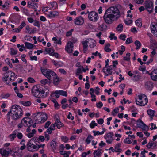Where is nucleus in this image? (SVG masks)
Masks as SVG:
<instances>
[{"label": "nucleus", "mask_w": 157, "mask_h": 157, "mask_svg": "<svg viewBox=\"0 0 157 157\" xmlns=\"http://www.w3.org/2000/svg\"><path fill=\"white\" fill-rule=\"evenodd\" d=\"M55 94V96L57 98H58L60 97V94L59 90H56L55 91H53L52 93V94Z\"/></svg>", "instance_id": "nucleus-42"}, {"label": "nucleus", "mask_w": 157, "mask_h": 157, "mask_svg": "<svg viewBox=\"0 0 157 157\" xmlns=\"http://www.w3.org/2000/svg\"><path fill=\"white\" fill-rule=\"evenodd\" d=\"M132 42L133 41L132 40V38L129 37V38H128L127 39L125 43L127 44H130V43Z\"/></svg>", "instance_id": "nucleus-53"}, {"label": "nucleus", "mask_w": 157, "mask_h": 157, "mask_svg": "<svg viewBox=\"0 0 157 157\" xmlns=\"http://www.w3.org/2000/svg\"><path fill=\"white\" fill-rule=\"evenodd\" d=\"M110 46V44L109 43H108L105 45V50L106 52H108L111 51V49L109 48V47Z\"/></svg>", "instance_id": "nucleus-36"}, {"label": "nucleus", "mask_w": 157, "mask_h": 157, "mask_svg": "<svg viewBox=\"0 0 157 157\" xmlns=\"http://www.w3.org/2000/svg\"><path fill=\"white\" fill-rule=\"evenodd\" d=\"M89 40H90V43H89V46L90 48H94L96 45V42L94 40L91 39H89Z\"/></svg>", "instance_id": "nucleus-21"}, {"label": "nucleus", "mask_w": 157, "mask_h": 157, "mask_svg": "<svg viewBox=\"0 0 157 157\" xmlns=\"http://www.w3.org/2000/svg\"><path fill=\"white\" fill-rule=\"evenodd\" d=\"M6 62L7 64L10 67L12 68L13 67V65L12 64L10 63V61L8 59H6Z\"/></svg>", "instance_id": "nucleus-58"}, {"label": "nucleus", "mask_w": 157, "mask_h": 157, "mask_svg": "<svg viewBox=\"0 0 157 157\" xmlns=\"http://www.w3.org/2000/svg\"><path fill=\"white\" fill-rule=\"evenodd\" d=\"M102 129L103 130L101 132H100L98 131H93L92 132L94 133V136H96L97 135H102L105 132L106 130L105 128H103Z\"/></svg>", "instance_id": "nucleus-22"}, {"label": "nucleus", "mask_w": 157, "mask_h": 157, "mask_svg": "<svg viewBox=\"0 0 157 157\" xmlns=\"http://www.w3.org/2000/svg\"><path fill=\"white\" fill-rule=\"evenodd\" d=\"M32 93L33 95L34 96L38 98H41V96L43 97L42 94L44 93V89L40 86L35 85L32 87Z\"/></svg>", "instance_id": "nucleus-5"}, {"label": "nucleus", "mask_w": 157, "mask_h": 157, "mask_svg": "<svg viewBox=\"0 0 157 157\" xmlns=\"http://www.w3.org/2000/svg\"><path fill=\"white\" fill-rule=\"evenodd\" d=\"M59 91L60 95L67 97V93L66 91L62 90H59Z\"/></svg>", "instance_id": "nucleus-33"}, {"label": "nucleus", "mask_w": 157, "mask_h": 157, "mask_svg": "<svg viewBox=\"0 0 157 157\" xmlns=\"http://www.w3.org/2000/svg\"><path fill=\"white\" fill-rule=\"evenodd\" d=\"M47 117L46 115H45L44 116L42 117H41V121L42 123L45 122L47 119Z\"/></svg>", "instance_id": "nucleus-55"}, {"label": "nucleus", "mask_w": 157, "mask_h": 157, "mask_svg": "<svg viewBox=\"0 0 157 157\" xmlns=\"http://www.w3.org/2000/svg\"><path fill=\"white\" fill-rule=\"evenodd\" d=\"M45 50L48 52V53L50 55L52 56L53 55V53L54 52V50L51 49V48H48Z\"/></svg>", "instance_id": "nucleus-34"}, {"label": "nucleus", "mask_w": 157, "mask_h": 157, "mask_svg": "<svg viewBox=\"0 0 157 157\" xmlns=\"http://www.w3.org/2000/svg\"><path fill=\"white\" fill-rule=\"evenodd\" d=\"M153 84L151 81H147L145 83V86L148 90L150 89L152 87Z\"/></svg>", "instance_id": "nucleus-19"}, {"label": "nucleus", "mask_w": 157, "mask_h": 157, "mask_svg": "<svg viewBox=\"0 0 157 157\" xmlns=\"http://www.w3.org/2000/svg\"><path fill=\"white\" fill-rule=\"evenodd\" d=\"M113 133L112 132H109L104 136V138L106 140V142L108 144H111L113 140Z\"/></svg>", "instance_id": "nucleus-11"}, {"label": "nucleus", "mask_w": 157, "mask_h": 157, "mask_svg": "<svg viewBox=\"0 0 157 157\" xmlns=\"http://www.w3.org/2000/svg\"><path fill=\"white\" fill-rule=\"evenodd\" d=\"M55 124L58 129H60L63 126V124L60 121L59 119L57 118L56 119Z\"/></svg>", "instance_id": "nucleus-18"}, {"label": "nucleus", "mask_w": 157, "mask_h": 157, "mask_svg": "<svg viewBox=\"0 0 157 157\" xmlns=\"http://www.w3.org/2000/svg\"><path fill=\"white\" fill-rule=\"evenodd\" d=\"M154 47L151 48L152 51L151 52L152 55L153 56L155 55L156 53L155 50L157 48V44L155 42L154 43Z\"/></svg>", "instance_id": "nucleus-25"}, {"label": "nucleus", "mask_w": 157, "mask_h": 157, "mask_svg": "<svg viewBox=\"0 0 157 157\" xmlns=\"http://www.w3.org/2000/svg\"><path fill=\"white\" fill-rule=\"evenodd\" d=\"M120 17V13L119 9L116 7L112 6L106 10L103 18L107 24H110L115 20H118Z\"/></svg>", "instance_id": "nucleus-1"}, {"label": "nucleus", "mask_w": 157, "mask_h": 157, "mask_svg": "<svg viewBox=\"0 0 157 157\" xmlns=\"http://www.w3.org/2000/svg\"><path fill=\"white\" fill-rule=\"evenodd\" d=\"M26 25V24L24 21H23L21 25L19 26V27L21 30V29Z\"/></svg>", "instance_id": "nucleus-59"}, {"label": "nucleus", "mask_w": 157, "mask_h": 157, "mask_svg": "<svg viewBox=\"0 0 157 157\" xmlns=\"http://www.w3.org/2000/svg\"><path fill=\"white\" fill-rule=\"evenodd\" d=\"M90 41L89 39H88L85 41H82V43L83 45V48H87L88 47L87 43Z\"/></svg>", "instance_id": "nucleus-31"}, {"label": "nucleus", "mask_w": 157, "mask_h": 157, "mask_svg": "<svg viewBox=\"0 0 157 157\" xmlns=\"http://www.w3.org/2000/svg\"><path fill=\"white\" fill-rule=\"evenodd\" d=\"M50 4L52 6V7L53 9H55L57 8V3L55 2H50Z\"/></svg>", "instance_id": "nucleus-37"}, {"label": "nucleus", "mask_w": 157, "mask_h": 157, "mask_svg": "<svg viewBox=\"0 0 157 157\" xmlns=\"http://www.w3.org/2000/svg\"><path fill=\"white\" fill-rule=\"evenodd\" d=\"M33 140H30L27 144V147L28 150L30 151H34L38 150L37 146L34 145L33 143Z\"/></svg>", "instance_id": "nucleus-9"}, {"label": "nucleus", "mask_w": 157, "mask_h": 157, "mask_svg": "<svg viewBox=\"0 0 157 157\" xmlns=\"http://www.w3.org/2000/svg\"><path fill=\"white\" fill-rule=\"evenodd\" d=\"M12 151L10 148H6L5 149H1L0 150V153L2 155L5 157H7L8 155L11 153Z\"/></svg>", "instance_id": "nucleus-12"}, {"label": "nucleus", "mask_w": 157, "mask_h": 157, "mask_svg": "<svg viewBox=\"0 0 157 157\" xmlns=\"http://www.w3.org/2000/svg\"><path fill=\"white\" fill-rule=\"evenodd\" d=\"M16 133H13L9 135V138H10V140L12 141L16 137Z\"/></svg>", "instance_id": "nucleus-44"}, {"label": "nucleus", "mask_w": 157, "mask_h": 157, "mask_svg": "<svg viewBox=\"0 0 157 157\" xmlns=\"http://www.w3.org/2000/svg\"><path fill=\"white\" fill-rule=\"evenodd\" d=\"M10 96V94L8 93L6 94H2L1 95V97L2 98H7Z\"/></svg>", "instance_id": "nucleus-51"}, {"label": "nucleus", "mask_w": 157, "mask_h": 157, "mask_svg": "<svg viewBox=\"0 0 157 157\" xmlns=\"http://www.w3.org/2000/svg\"><path fill=\"white\" fill-rule=\"evenodd\" d=\"M51 124V122L50 121H48L44 125V128H48V127Z\"/></svg>", "instance_id": "nucleus-60"}, {"label": "nucleus", "mask_w": 157, "mask_h": 157, "mask_svg": "<svg viewBox=\"0 0 157 157\" xmlns=\"http://www.w3.org/2000/svg\"><path fill=\"white\" fill-rule=\"evenodd\" d=\"M135 22L136 25L138 27H141L142 24L141 21L140 20L138 19Z\"/></svg>", "instance_id": "nucleus-46"}, {"label": "nucleus", "mask_w": 157, "mask_h": 157, "mask_svg": "<svg viewBox=\"0 0 157 157\" xmlns=\"http://www.w3.org/2000/svg\"><path fill=\"white\" fill-rule=\"evenodd\" d=\"M130 54L129 53H128L126 54L125 56L124 57V60L128 61L130 59Z\"/></svg>", "instance_id": "nucleus-41"}, {"label": "nucleus", "mask_w": 157, "mask_h": 157, "mask_svg": "<svg viewBox=\"0 0 157 157\" xmlns=\"http://www.w3.org/2000/svg\"><path fill=\"white\" fill-rule=\"evenodd\" d=\"M151 32L153 34L157 33V22L156 23H152L150 25Z\"/></svg>", "instance_id": "nucleus-16"}, {"label": "nucleus", "mask_w": 157, "mask_h": 157, "mask_svg": "<svg viewBox=\"0 0 157 157\" xmlns=\"http://www.w3.org/2000/svg\"><path fill=\"white\" fill-rule=\"evenodd\" d=\"M97 123H95L94 121H92L91 123L90 124V126L91 128H93L95 126H97Z\"/></svg>", "instance_id": "nucleus-40"}, {"label": "nucleus", "mask_w": 157, "mask_h": 157, "mask_svg": "<svg viewBox=\"0 0 157 157\" xmlns=\"http://www.w3.org/2000/svg\"><path fill=\"white\" fill-rule=\"evenodd\" d=\"M10 54L11 55H16L17 53V50L14 49L12 48L10 49Z\"/></svg>", "instance_id": "nucleus-35"}, {"label": "nucleus", "mask_w": 157, "mask_h": 157, "mask_svg": "<svg viewBox=\"0 0 157 157\" xmlns=\"http://www.w3.org/2000/svg\"><path fill=\"white\" fill-rule=\"evenodd\" d=\"M84 20L83 18L80 16L77 17L75 19L74 23L75 24L77 25H80L83 24L84 23Z\"/></svg>", "instance_id": "nucleus-15"}, {"label": "nucleus", "mask_w": 157, "mask_h": 157, "mask_svg": "<svg viewBox=\"0 0 157 157\" xmlns=\"http://www.w3.org/2000/svg\"><path fill=\"white\" fill-rule=\"evenodd\" d=\"M25 47L29 49H31L33 47V44L29 43L28 42H25Z\"/></svg>", "instance_id": "nucleus-24"}, {"label": "nucleus", "mask_w": 157, "mask_h": 157, "mask_svg": "<svg viewBox=\"0 0 157 157\" xmlns=\"http://www.w3.org/2000/svg\"><path fill=\"white\" fill-rule=\"evenodd\" d=\"M93 138V137L91 135H89L86 140V142L87 144H89L90 142L91 139Z\"/></svg>", "instance_id": "nucleus-32"}, {"label": "nucleus", "mask_w": 157, "mask_h": 157, "mask_svg": "<svg viewBox=\"0 0 157 157\" xmlns=\"http://www.w3.org/2000/svg\"><path fill=\"white\" fill-rule=\"evenodd\" d=\"M88 17L90 21L95 22L98 20V17L97 13L94 11L88 12Z\"/></svg>", "instance_id": "nucleus-8"}, {"label": "nucleus", "mask_w": 157, "mask_h": 157, "mask_svg": "<svg viewBox=\"0 0 157 157\" xmlns=\"http://www.w3.org/2000/svg\"><path fill=\"white\" fill-rule=\"evenodd\" d=\"M40 70L43 75L50 81H52V78L56 74L54 71L49 69H45L44 67H40Z\"/></svg>", "instance_id": "nucleus-4"}, {"label": "nucleus", "mask_w": 157, "mask_h": 157, "mask_svg": "<svg viewBox=\"0 0 157 157\" xmlns=\"http://www.w3.org/2000/svg\"><path fill=\"white\" fill-rule=\"evenodd\" d=\"M59 15V13L56 11H51L50 12L49 14L47 15V17L52 18L56 17Z\"/></svg>", "instance_id": "nucleus-17"}, {"label": "nucleus", "mask_w": 157, "mask_h": 157, "mask_svg": "<svg viewBox=\"0 0 157 157\" xmlns=\"http://www.w3.org/2000/svg\"><path fill=\"white\" fill-rule=\"evenodd\" d=\"M135 2L138 4H142L144 2V0H134Z\"/></svg>", "instance_id": "nucleus-62"}, {"label": "nucleus", "mask_w": 157, "mask_h": 157, "mask_svg": "<svg viewBox=\"0 0 157 157\" xmlns=\"http://www.w3.org/2000/svg\"><path fill=\"white\" fill-rule=\"evenodd\" d=\"M28 81L31 83H34L35 81L34 79L31 77H29L28 78Z\"/></svg>", "instance_id": "nucleus-50"}, {"label": "nucleus", "mask_w": 157, "mask_h": 157, "mask_svg": "<svg viewBox=\"0 0 157 157\" xmlns=\"http://www.w3.org/2000/svg\"><path fill=\"white\" fill-rule=\"evenodd\" d=\"M124 142L126 144H130L132 143V141L129 140V138H127L124 139Z\"/></svg>", "instance_id": "nucleus-56"}, {"label": "nucleus", "mask_w": 157, "mask_h": 157, "mask_svg": "<svg viewBox=\"0 0 157 157\" xmlns=\"http://www.w3.org/2000/svg\"><path fill=\"white\" fill-rule=\"evenodd\" d=\"M17 136L18 139H21L23 137V135L21 133L19 132L17 133Z\"/></svg>", "instance_id": "nucleus-64"}, {"label": "nucleus", "mask_w": 157, "mask_h": 157, "mask_svg": "<svg viewBox=\"0 0 157 157\" xmlns=\"http://www.w3.org/2000/svg\"><path fill=\"white\" fill-rule=\"evenodd\" d=\"M151 127L150 128V129L151 130H152L153 129H155L157 128V127L156 126L155 124H154V123H151Z\"/></svg>", "instance_id": "nucleus-61"}, {"label": "nucleus", "mask_w": 157, "mask_h": 157, "mask_svg": "<svg viewBox=\"0 0 157 157\" xmlns=\"http://www.w3.org/2000/svg\"><path fill=\"white\" fill-rule=\"evenodd\" d=\"M144 124L142 121L140 120V121H137V124L138 127L141 128Z\"/></svg>", "instance_id": "nucleus-43"}, {"label": "nucleus", "mask_w": 157, "mask_h": 157, "mask_svg": "<svg viewBox=\"0 0 157 157\" xmlns=\"http://www.w3.org/2000/svg\"><path fill=\"white\" fill-rule=\"evenodd\" d=\"M73 31V29H71L67 32L66 33V36L68 37L71 35L72 34V33Z\"/></svg>", "instance_id": "nucleus-54"}, {"label": "nucleus", "mask_w": 157, "mask_h": 157, "mask_svg": "<svg viewBox=\"0 0 157 157\" xmlns=\"http://www.w3.org/2000/svg\"><path fill=\"white\" fill-rule=\"evenodd\" d=\"M52 79L53 80V83L55 85H57L59 84V80L58 76L56 74L52 78Z\"/></svg>", "instance_id": "nucleus-20"}, {"label": "nucleus", "mask_w": 157, "mask_h": 157, "mask_svg": "<svg viewBox=\"0 0 157 157\" xmlns=\"http://www.w3.org/2000/svg\"><path fill=\"white\" fill-rule=\"evenodd\" d=\"M139 101L136 99V102L137 105L144 106L147 104L148 102V99L147 96L144 94L139 95L138 96Z\"/></svg>", "instance_id": "nucleus-6"}, {"label": "nucleus", "mask_w": 157, "mask_h": 157, "mask_svg": "<svg viewBox=\"0 0 157 157\" xmlns=\"http://www.w3.org/2000/svg\"><path fill=\"white\" fill-rule=\"evenodd\" d=\"M101 150L99 149L94 151V157H99L101 155Z\"/></svg>", "instance_id": "nucleus-23"}, {"label": "nucleus", "mask_w": 157, "mask_h": 157, "mask_svg": "<svg viewBox=\"0 0 157 157\" xmlns=\"http://www.w3.org/2000/svg\"><path fill=\"white\" fill-rule=\"evenodd\" d=\"M134 78L133 79L134 81H138L141 78L140 75H135L134 76Z\"/></svg>", "instance_id": "nucleus-47"}, {"label": "nucleus", "mask_w": 157, "mask_h": 157, "mask_svg": "<svg viewBox=\"0 0 157 157\" xmlns=\"http://www.w3.org/2000/svg\"><path fill=\"white\" fill-rule=\"evenodd\" d=\"M135 44L136 47V50L139 49L140 48L141 46V44L138 40H136L135 42Z\"/></svg>", "instance_id": "nucleus-29"}, {"label": "nucleus", "mask_w": 157, "mask_h": 157, "mask_svg": "<svg viewBox=\"0 0 157 157\" xmlns=\"http://www.w3.org/2000/svg\"><path fill=\"white\" fill-rule=\"evenodd\" d=\"M73 44L72 42L69 41L65 48V50L69 53L72 52L73 49Z\"/></svg>", "instance_id": "nucleus-13"}, {"label": "nucleus", "mask_w": 157, "mask_h": 157, "mask_svg": "<svg viewBox=\"0 0 157 157\" xmlns=\"http://www.w3.org/2000/svg\"><path fill=\"white\" fill-rule=\"evenodd\" d=\"M57 143L55 141L53 140L51 142V146L52 148L56 149V147L57 146Z\"/></svg>", "instance_id": "nucleus-38"}, {"label": "nucleus", "mask_w": 157, "mask_h": 157, "mask_svg": "<svg viewBox=\"0 0 157 157\" xmlns=\"http://www.w3.org/2000/svg\"><path fill=\"white\" fill-rule=\"evenodd\" d=\"M21 123L23 126L25 127H27L28 125L32 126L33 123L32 120L29 117H25L22 119L21 121Z\"/></svg>", "instance_id": "nucleus-10"}, {"label": "nucleus", "mask_w": 157, "mask_h": 157, "mask_svg": "<svg viewBox=\"0 0 157 157\" xmlns=\"http://www.w3.org/2000/svg\"><path fill=\"white\" fill-rule=\"evenodd\" d=\"M13 155L14 156V157H21V156L20 153L17 152H14L13 154Z\"/></svg>", "instance_id": "nucleus-48"}, {"label": "nucleus", "mask_w": 157, "mask_h": 157, "mask_svg": "<svg viewBox=\"0 0 157 157\" xmlns=\"http://www.w3.org/2000/svg\"><path fill=\"white\" fill-rule=\"evenodd\" d=\"M49 80L48 79H42L41 80L40 82L42 84L45 85L48 83Z\"/></svg>", "instance_id": "nucleus-45"}, {"label": "nucleus", "mask_w": 157, "mask_h": 157, "mask_svg": "<svg viewBox=\"0 0 157 157\" xmlns=\"http://www.w3.org/2000/svg\"><path fill=\"white\" fill-rule=\"evenodd\" d=\"M3 75L4 76L2 78L3 81L9 85H10L11 84V83L8 80L9 76L10 77V80L11 82L14 81L16 78L15 73L11 71H8L7 72L4 73Z\"/></svg>", "instance_id": "nucleus-3"}, {"label": "nucleus", "mask_w": 157, "mask_h": 157, "mask_svg": "<svg viewBox=\"0 0 157 157\" xmlns=\"http://www.w3.org/2000/svg\"><path fill=\"white\" fill-rule=\"evenodd\" d=\"M148 74L153 81H157V69H154L151 73H149Z\"/></svg>", "instance_id": "nucleus-14"}, {"label": "nucleus", "mask_w": 157, "mask_h": 157, "mask_svg": "<svg viewBox=\"0 0 157 157\" xmlns=\"http://www.w3.org/2000/svg\"><path fill=\"white\" fill-rule=\"evenodd\" d=\"M20 103L23 105L25 106H29L31 104V102L29 101H21L20 102Z\"/></svg>", "instance_id": "nucleus-28"}, {"label": "nucleus", "mask_w": 157, "mask_h": 157, "mask_svg": "<svg viewBox=\"0 0 157 157\" xmlns=\"http://www.w3.org/2000/svg\"><path fill=\"white\" fill-rule=\"evenodd\" d=\"M123 29V25L120 24H119L117 26V27L116 28V30L117 31H120V32H121L122 31Z\"/></svg>", "instance_id": "nucleus-27"}, {"label": "nucleus", "mask_w": 157, "mask_h": 157, "mask_svg": "<svg viewBox=\"0 0 157 157\" xmlns=\"http://www.w3.org/2000/svg\"><path fill=\"white\" fill-rule=\"evenodd\" d=\"M103 104L102 102L100 101L98 103H96V106L98 108H101L103 106Z\"/></svg>", "instance_id": "nucleus-57"}, {"label": "nucleus", "mask_w": 157, "mask_h": 157, "mask_svg": "<svg viewBox=\"0 0 157 157\" xmlns=\"http://www.w3.org/2000/svg\"><path fill=\"white\" fill-rule=\"evenodd\" d=\"M148 114L150 117H153L154 116L155 113V112L154 110L151 109L148 110L147 111Z\"/></svg>", "instance_id": "nucleus-30"}, {"label": "nucleus", "mask_w": 157, "mask_h": 157, "mask_svg": "<svg viewBox=\"0 0 157 157\" xmlns=\"http://www.w3.org/2000/svg\"><path fill=\"white\" fill-rule=\"evenodd\" d=\"M104 122L103 119L102 118H100L98 120V123L100 124H103Z\"/></svg>", "instance_id": "nucleus-63"}, {"label": "nucleus", "mask_w": 157, "mask_h": 157, "mask_svg": "<svg viewBox=\"0 0 157 157\" xmlns=\"http://www.w3.org/2000/svg\"><path fill=\"white\" fill-rule=\"evenodd\" d=\"M121 144H116L115 147L114 151L115 152H120L122 150L119 148L120 147Z\"/></svg>", "instance_id": "nucleus-26"}, {"label": "nucleus", "mask_w": 157, "mask_h": 157, "mask_svg": "<svg viewBox=\"0 0 157 157\" xmlns=\"http://www.w3.org/2000/svg\"><path fill=\"white\" fill-rule=\"evenodd\" d=\"M145 9L149 13H151L153 10V3L150 0H147L144 3Z\"/></svg>", "instance_id": "nucleus-7"}, {"label": "nucleus", "mask_w": 157, "mask_h": 157, "mask_svg": "<svg viewBox=\"0 0 157 157\" xmlns=\"http://www.w3.org/2000/svg\"><path fill=\"white\" fill-rule=\"evenodd\" d=\"M10 114L13 119L17 120L22 117L23 115L22 110L19 105H13L11 107L10 111L8 112L7 116L9 117Z\"/></svg>", "instance_id": "nucleus-2"}, {"label": "nucleus", "mask_w": 157, "mask_h": 157, "mask_svg": "<svg viewBox=\"0 0 157 157\" xmlns=\"http://www.w3.org/2000/svg\"><path fill=\"white\" fill-rule=\"evenodd\" d=\"M61 139L65 143H66L68 140V138L66 136H61Z\"/></svg>", "instance_id": "nucleus-49"}, {"label": "nucleus", "mask_w": 157, "mask_h": 157, "mask_svg": "<svg viewBox=\"0 0 157 157\" xmlns=\"http://www.w3.org/2000/svg\"><path fill=\"white\" fill-rule=\"evenodd\" d=\"M112 70V68H108L106 69V73L105 74L106 75V76H108L109 75H111L112 74L113 72L111 71V70Z\"/></svg>", "instance_id": "nucleus-39"}, {"label": "nucleus", "mask_w": 157, "mask_h": 157, "mask_svg": "<svg viewBox=\"0 0 157 157\" xmlns=\"http://www.w3.org/2000/svg\"><path fill=\"white\" fill-rule=\"evenodd\" d=\"M126 37V36L125 34H121L120 35L119 38L123 41H125Z\"/></svg>", "instance_id": "nucleus-52"}]
</instances>
